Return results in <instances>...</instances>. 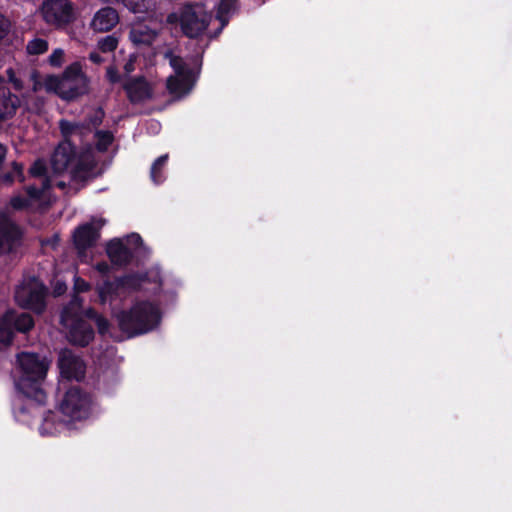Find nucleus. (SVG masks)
<instances>
[{
  "label": "nucleus",
  "mask_w": 512,
  "mask_h": 512,
  "mask_svg": "<svg viewBox=\"0 0 512 512\" xmlns=\"http://www.w3.org/2000/svg\"><path fill=\"white\" fill-rule=\"evenodd\" d=\"M134 277H126L115 282H105L102 286L98 287V297L102 304L112 302L120 291L126 287H136Z\"/></svg>",
  "instance_id": "dca6fc26"
},
{
  "label": "nucleus",
  "mask_w": 512,
  "mask_h": 512,
  "mask_svg": "<svg viewBox=\"0 0 512 512\" xmlns=\"http://www.w3.org/2000/svg\"><path fill=\"white\" fill-rule=\"evenodd\" d=\"M5 156H6V148L2 144H0V165L4 161Z\"/></svg>",
  "instance_id": "ea45409f"
},
{
  "label": "nucleus",
  "mask_w": 512,
  "mask_h": 512,
  "mask_svg": "<svg viewBox=\"0 0 512 512\" xmlns=\"http://www.w3.org/2000/svg\"><path fill=\"white\" fill-rule=\"evenodd\" d=\"M118 22L117 11L111 7H104L94 14L90 27L96 32H107L113 29Z\"/></svg>",
  "instance_id": "2eb2a0df"
},
{
  "label": "nucleus",
  "mask_w": 512,
  "mask_h": 512,
  "mask_svg": "<svg viewBox=\"0 0 512 512\" xmlns=\"http://www.w3.org/2000/svg\"><path fill=\"white\" fill-rule=\"evenodd\" d=\"M89 83V78L82 71L81 65L76 62L69 65L60 77L47 76L43 82L35 81L33 90L38 91L43 87L47 92L70 101L87 94Z\"/></svg>",
  "instance_id": "20e7f679"
},
{
  "label": "nucleus",
  "mask_w": 512,
  "mask_h": 512,
  "mask_svg": "<svg viewBox=\"0 0 512 512\" xmlns=\"http://www.w3.org/2000/svg\"><path fill=\"white\" fill-rule=\"evenodd\" d=\"M58 366L61 376L66 379L80 380L84 377L85 364L68 349L60 352Z\"/></svg>",
  "instance_id": "4468645a"
},
{
  "label": "nucleus",
  "mask_w": 512,
  "mask_h": 512,
  "mask_svg": "<svg viewBox=\"0 0 512 512\" xmlns=\"http://www.w3.org/2000/svg\"><path fill=\"white\" fill-rule=\"evenodd\" d=\"M21 243L19 227L8 217L0 216V254L13 252Z\"/></svg>",
  "instance_id": "ddd939ff"
},
{
  "label": "nucleus",
  "mask_w": 512,
  "mask_h": 512,
  "mask_svg": "<svg viewBox=\"0 0 512 512\" xmlns=\"http://www.w3.org/2000/svg\"><path fill=\"white\" fill-rule=\"evenodd\" d=\"M124 69L127 73H131L134 70V60L132 58L125 64Z\"/></svg>",
  "instance_id": "58836bf2"
},
{
  "label": "nucleus",
  "mask_w": 512,
  "mask_h": 512,
  "mask_svg": "<svg viewBox=\"0 0 512 512\" xmlns=\"http://www.w3.org/2000/svg\"><path fill=\"white\" fill-rule=\"evenodd\" d=\"M168 159V155H162L153 163L151 168V179L154 183L159 184L163 178L161 175V169L164 167Z\"/></svg>",
  "instance_id": "393cba45"
},
{
  "label": "nucleus",
  "mask_w": 512,
  "mask_h": 512,
  "mask_svg": "<svg viewBox=\"0 0 512 512\" xmlns=\"http://www.w3.org/2000/svg\"><path fill=\"white\" fill-rule=\"evenodd\" d=\"M114 318L120 330L127 337H133L155 328L160 321V314L158 308L152 303L140 301L136 302L128 312H115Z\"/></svg>",
  "instance_id": "39448f33"
},
{
  "label": "nucleus",
  "mask_w": 512,
  "mask_h": 512,
  "mask_svg": "<svg viewBox=\"0 0 512 512\" xmlns=\"http://www.w3.org/2000/svg\"><path fill=\"white\" fill-rule=\"evenodd\" d=\"M157 35L156 27L145 22H135L131 25L129 38L136 46H146L152 44Z\"/></svg>",
  "instance_id": "f3484780"
},
{
  "label": "nucleus",
  "mask_w": 512,
  "mask_h": 512,
  "mask_svg": "<svg viewBox=\"0 0 512 512\" xmlns=\"http://www.w3.org/2000/svg\"><path fill=\"white\" fill-rule=\"evenodd\" d=\"M96 270L101 274H107L109 272V265L107 263H99L95 266Z\"/></svg>",
  "instance_id": "c9c22d12"
},
{
  "label": "nucleus",
  "mask_w": 512,
  "mask_h": 512,
  "mask_svg": "<svg viewBox=\"0 0 512 512\" xmlns=\"http://www.w3.org/2000/svg\"><path fill=\"white\" fill-rule=\"evenodd\" d=\"M123 240L124 243L131 248V252L142 243L141 237L136 233L127 236Z\"/></svg>",
  "instance_id": "2f4dec72"
},
{
  "label": "nucleus",
  "mask_w": 512,
  "mask_h": 512,
  "mask_svg": "<svg viewBox=\"0 0 512 512\" xmlns=\"http://www.w3.org/2000/svg\"><path fill=\"white\" fill-rule=\"evenodd\" d=\"M66 290V285L64 283L57 282L54 288V293L57 295L62 294Z\"/></svg>",
  "instance_id": "e433bc0d"
},
{
  "label": "nucleus",
  "mask_w": 512,
  "mask_h": 512,
  "mask_svg": "<svg viewBox=\"0 0 512 512\" xmlns=\"http://www.w3.org/2000/svg\"><path fill=\"white\" fill-rule=\"evenodd\" d=\"M95 165L96 159L91 147L78 155L74 145L66 139L55 149L49 166L37 160L29 171L33 177L41 178L44 188L49 189L53 185L64 188L65 179L70 183L89 178Z\"/></svg>",
  "instance_id": "f257e3e1"
},
{
  "label": "nucleus",
  "mask_w": 512,
  "mask_h": 512,
  "mask_svg": "<svg viewBox=\"0 0 512 512\" xmlns=\"http://www.w3.org/2000/svg\"><path fill=\"white\" fill-rule=\"evenodd\" d=\"M41 11L45 21L54 25L67 23L73 16L69 0H46Z\"/></svg>",
  "instance_id": "f8f14e48"
},
{
  "label": "nucleus",
  "mask_w": 512,
  "mask_h": 512,
  "mask_svg": "<svg viewBox=\"0 0 512 512\" xmlns=\"http://www.w3.org/2000/svg\"><path fill=\"white\" fill-rule=\"evenodd\" d=\"M104 225L102 219L92 220L79 226L73 233V242L79 256L84 257L86 249L94 245L99 237V230Z\"/></svg>",
  "instance_id": "9b49d317"
},
{
  "label": "nucleus",
  "mask_w": 512,
  "mask_h": 512,
  "mask_svg": "<svg viewBox=\"0 0 512 512\" xmlns=\"http://www.w3.org/2000/svg\"><path fill=\"white\" fill-rule=\"evenodd\" d=\"M236 9V0H221L218 6L217 18L221 28L226 24L228 16Z\"/></svg>",
  "instance_id": "b1692460"
},
{
  "label": "nucleus",
  "mask_w": 512,
  "mask_h": 512,
  "mask_svg": "<svg viewBox=\"0 0 512 512\" xmlns=\"http://www.w3.org/2000/svg\"><path fill=\"white\" fill-rule=\"evenodd\" d=\"M46 289L37 278H29L16 289L15 299L17 303L36 312H41L45 307Z\"/></svg>",
  "instance_id": "1a4fd4ad"
},
{
  "label": "nucleus",
  "mask_w": 512,
  "mask_h": 512,
  "mask_svg": "<svg viewBox=\"0 0 512 512\" xmlns=\"http://www.w3.org/2000/svg\"><path fill=\"white\" fill-rule=\"evenodd\" d=\"M165 58L169 60L173 69V74L166 81L167 89L175 98H181L192 90L196 82L197 72L188 61L174 55L171 51L165 53Z\"/></svg>",
  "instance_id": "423d86ee"
},
{
  "label": "nucleus",
  "mask_w": 512,
  "mask_h": 512,
  "mask_svg": "<svg viewBox=\"0 0 512 512\" xmlns=\"http://www.w3.org/2000/svg\"><path fill=\"white\" fill-rule=\"evenodd\" d=\"M9 29V22L2 15H0V38H2Z\"/></svg>",
  "instance_id": "f704fd0d"
},
{
  "label": "nucleus",
  "mask_w": 512,
  "mask_h": 512,
  "mask_svg": "<svg viewBox=\"0 0 512 512\" xmlns=\"http://www.w3.org/2000/svg\"><path fill=\"white\" fill-rule=\"evenodd\" d=\"M14 170L18 173V175L21 177L23 167L20 164L15 163L14 164Z\"/></svg>",
  "instance_id": "a19ab883"
},
{
  "label": "nucleus",
  "mask_w": 512,
  "mask_h": 512,
  "mask_svg": "<svg viewBox=\"0 0 512 512\" xmlns=\"http://www.w3.org/2000/svg\"><path fill=\"white\" fill-rule=\"evenodd\" d=\"M95 138L98 151H105L113 141V135L108 131L96 132Z\"/></svg>",
  "instance_id": "a878e982"
},
{
  "label": "nucleus",
  "mask_w": 512,
  "mask_h": 512,
  "mask_svg": "<svg viewBox=\"0 0 512 512\" xmlns=\"http://www.w3.org/2000/svg\"><path fill=\"white\" fill-rule=\"evenodd\" d=\"M174 18H177V16L170 15L168 20L172 22ZM211 19V14L203 4L186 5L178 16L183 33L190 38L203 35L207 30Z\"/></svg>",
  "instance_id": "0eeeda50"
},
{
  "label": "nucleus",
  "mask_w": 512,
  "mask_h": 512,
  "mask_svg": "<svg viewBox=\"0 0 512 512\" xmlns=\"http://www.w3.org/2000/svg\"><path fill=\"white\" fill-rule=\"evenodd\" d=\"M123 4L133 13H141L150 7V0H122Z\"/></svg>",
  "instance_id": "bb28decb"
},
{
  "label": "nucleus",
  "mask_w": 512,
  "mask_h": 512,
  "mask_svg": "<svg viewBox=\"0 0 512 512\" xmlns=\"http://www.w3.org/2000/svg\"><path fill=\"white\" fill-rule=\"evenodd\" d=\"M48 43L43 39H33L27 44V52L31 55H38L46 52Z\"/></svg>",
  "instance_id": "cd10ccee"
},
{
  "label": "nucleus",
  "mask_w": 512,
  "mask_h": 512,
  "mask_svg": "<svg viewBox=\"0 0 512 512\" xmlns=\"http://www.w3.org/2000/svg\"><path fill=\"white\" fill-rule=\"evenodd\" d=\"M18 106V97L9 92L5 86L4 78L0 76V121L11 118Z\"/></svg>",
  "instance_id": "a211bd4d"
},
{
  "label": "nucleus",
  "mask_w": 512,
  "mask_h": 512,
  "mask_svg": "<svg viewBox=\"0 0 512 512\" xmlns=\"http://www.w3.org/2000/svg\"><path fill=\"white\" fill-rule=\"evenodd\" d=\"M89 58L92 62H94L96 64H99L103 61L102 57L96 52L90 53Z\"/></svg>",
  "instance_id": "4c0bfd02"
},
{
  "label": "nucleus",
  "mask_w": 512,
  "mask_h": 512,
  "mask_svg": "<svg viewBox=\"0 0 512 512\" xmlns=\"http://www.w3.org/2000/svg\"><path fill=\"white\" fill-rule=\"evenodd\" d=\"M91 406L90 397L79 388L73 387L67 390L59 403V410L64 421L70 426L73 422L80 421L89 416Z\"/></svg>",
  "instance_id": "6e6552de"
},
{
  "label": "nucleus",
  "mask_w": 512,
  "mask_h": 512,
  "mask_svg": "<svg viewBox=\"0 0 512 512\" xmlns=\"http://www.w3.org/2000/svg\"><path fill=\"white\" fill-rule=\"evenodd\" d=\"M9 82L13 85L14 89L21 90L23 88V81L20 76L12 69L6 71Z\"/></svg>",
  "instance_id": "7c9ffc66"
},
{
  "label": "nucleus",
  "mask_w": 512,
  "mask_h": 512,
  "mask_svg": "<svg viewBox=\"0 0 512 512\" xmlns=\"http://www.w3.org/2000/svg\"><path fill=\"white\" fill-rule=\"evenodd\" d=\"M84 317L95 319L99 333L104 334L108 331V321L97 316L92 309L82 310L81 300L78 296H74L69 305L64 308L61 322L67 329L68 340L75 345H87L94 335L92 328L86 324Z\"/></svg>",
  "instance_id": "7ed1b4c3"
},
{
  "label": "nucleus",
  "mask_w": 512,
  "mask_h": 512,
  "mask_svg": "<svg viewBox=\"0 0 512 512\" xmlns=\"http://www.w3.org/2000/svg\"><path fill=\"white\" fill-rule=\"evenodd\" d=\"M56 421L57 417L55 413L50 412L47 416H45L40 427V434L43 436H53L61 434L70 429V425L64 421V418L58 422Z\"/></svg>",
  "instance_id": "4be33fe9"
},
{
  "label": "nucleus",
  "mask_w": 512,
  "mask_h": 512,
  "mask_svg": "<svg viewBox=\"0 0 512 512\" xmlns=\"http://www.w3.org/2000/svg\"><path fill=\"white\" fill-rule=\"evenodd\" d=\"M106 250L110 260L118 265L127 263L132 255L131 248L120 238L111 240Z\"/></svg>",
  "instance_id": "412c9836"
},
{
  "label": "nucleus",
  "mask_w": 512,
  "mask_h": 512,
  "mask_svg": "<svg viewBox=\"0 0 512 512\" xmlns=\"http://www.w3.org/2000/svg\"><path fill=\"white\" fill-rule=\"evenodd\" d=\"M15 327L20 332H26L33 327V320L29 314L16 315L13 311L7 312L0 320V344L8 346L13 337Z\"/></svg>",
  "instance_id": "9d476101"
},
{
  "label": "nucleus",
  "mask_w": 512,
  "mask_h": 512,
  "mask_svg": "<svg viewBox=\"0 0 512 512\" xmlns=\"http://www.w3.org/2000/svg\"><path fill=\"white\" fill-rule=\"evenodd\" d=\"M46 190L47 188L43 187L41 184V188L38 189L34 186H29L26 188V192L28 194V198H23L21 196H14L10 200V205L12 208L16 210L24 209L26 207L32 206L36 204L38 201H42L46 198Z\"/></svg>",
  "instance_id": "6ab92c4d"
},
{
  "label": "nucleus",
  "mask_w": 512,
  "mask_h": 512,
  "mask_svg": "<svg viewBox=\"0 0 512 512\" xmlns=\"http://www.w3.org/2000/svg\"><path fill=\"white\" fill-rule=\"evenodd\" d=\"M125 90L132 102L145 101L152 95L151 86L142 78H137L126 83Z\"/></svg>",
  "instance_id": "aec40b11"
},
{
  "label": "nucleus",
  "mask_w": 512,
  "mask_h": 512,
  "mask_svg": "<svg viewBox=\"0 0 512 512\" xmlns=\"http://www.w3.org/2000/svg\"><path fill=\"white\" fill-rule=\"evenodd\" d=\"M60 129L65 138L78 137L79 139H81L88 131V129L85 128L83 125L66 120H62L60 122Z\"/></svg>",
  "instance_id": "5701e85b"
},
{
  "label": "nucleus",
  "mask_w": 512,
  "mask_h": 512,
  "mask_svg": "<svg viewBox=\"0 0 512 512\" xmlns=\"http://www.w3.org/2000/svg\"><path fill=\"white\" fill-rule=\"evenodd\" d=\"M57 242H58V237L56 236L55 239L53 240V242H51L52 246L57 244ZM48 244H50V241H48V240L43 242V245H48Z\"/></svg>",
  "instance_id": "79ce46f5"
},
{
  "label": "nucleus",
  "mask_w": 512,
  "mask_h": 512,
  "mask_svg": "<svg viewBox=\"0 0 512 512\" xmlns=\"http://www.w3.org/2000/svg\"><path fill=\"white\" fill-rule=\"evenodd\" d=\"M89 289H90V285L88 282H86L85 280H83L80 277H77V276L74 277V290L77 293L85 292V291H88Z\"/></svg>",
  "instance_id": "473e14b6"
},
{
  "label": "nucleus",
  "mask_w": 512,
  "mask_h": 512,
  "mask_svg": "<svg viewBox=\"0 0 512 512\" xmlns=\"http://www.w3.org/2000/svg\"><path fill=\"white\" fill-rule=\"evenodd\" d=\"M17 362L15 386L19 396L14 413L18 421L28 423L27 414L39 412L46 402V394L40 387V382L45 378L50 362L32 353L19 354Z\"/></svg>",
  "instance_id": "f03ea898"
},
{
  "label": "nucleus",
  "mask_w": 512,
  "mask_h": 512,
  "mask_svg": "<svg viewBox=\"0 0 512 512\" xmlns=\"http://www.w3.org/2000/svg\"><path fill=\"white\" fill-rule=\"evenodd\" d=\"M117 45H118L117 38H115L114 36H111V35L102 38L98 42V48L102 52H111L114 49H116Z\"/></svg>",
  "instance_id": "c85d7f7f"
},
{
  "label": "nucleus",
  "mask_w": 512,
  "mask_h": 512,
  "mask_svg": "<svg viewBox=\"0 0 512 512\" xmlns=\"http://www.w3.org/2000/svg\"><path fill=\"white\" fill-rule=\"evenodd\" d=\"M64 51L61 48L53 50L48 58V62L53 67H60L64 62Z\"/></svg>",
  "instance_id": "c756f323"
},
{
  "label": "nucleus",
  "mask_w": 512,
  "mask_h": 512,
  "mask_svg": "<svg viewBox=\"0 0 512 512\" xmlns=\"http://www.w3.org/2000/svg\"><path fill=\"white\" fill-rule=\"evenodd\" d=\"M106 76L111 83H117L120 80V76L114 67H108Z\"/></svg>",
  "instance_id": "72a5a7b5"
}]
</instances>
